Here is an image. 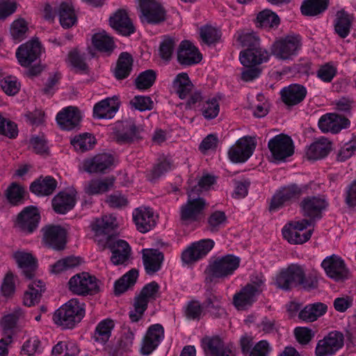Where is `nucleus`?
Returning a JSON list of instances; mask_svg holds the SVG:
<instances>
[{
    "label": "nucleus",
    "mask_w": 356,
    "mask_h": 356,
    "mask_svg": "<svg viewBox=\"0 0 356 356\" xmlns=\"http://www.w3.org/2000/svg\"><path fill=\"white\" fill-rule=\"evenodd\" d=\"M343 346V335L338 331H332L317 341L316 356H332Z\"/></svg>",
    "instance_id": "obj_13"
},
{
    "label": "nucleus",
    "mask_w": 356,
    "mask_h": 356,
    "mask_svg": "<svg viewBox=\"0 0 356 356\" xmlns=\"http://www.w3.org/2000/svg\"><path fill=\"white\" fill-rule=\"evenodd\" d=\"M132 65L133 59L131 56L126 52L122 53L113 70L116 79H123L127 77L132 70Z\"/></svg>",
    "instance_id": "obj_44"
},
{
    "label": "nucleus",
    "mask_w": 356,
    "mask_h": 356,
    "mask_svg": "<svg viewBox=\"0 0 356 356\" xmlns=\"http://www.w3.org/2000/svg\"><path fill=\"white\" fill-rule=\"evenodd\" d=\"M81 118V113L76 107L67 106L57 113L56 119L63 129L71 130L79 124Z\"/></svg>",
    "instance_id": "obj_25"
},
{
    "label": "nucleus",
    "mask_w": 356,
    "mask_h": 356,
    "mask_svg": "<svg viewBox=\"0 0 356 356\" xmlns=\"http://www.w3.org/2000/svg\"><path fill=\"white\" fill-rule=\"evenodd\" d=\"M264 282L265 279L262 275L252 277L250 283L234 295L233 302L235 307L238 310H242L250 306L264 290Z\"/></svg>",
    "instance_id": "obj_4"
},
{
    "label": "nucleus",
    "mask_w": 356,
    "mask_h": 356,
    "mask_svg": "<svg viewBox=\"0 0 356 356\" xmlns=\"http://www.w3.org/2000/svg\"><path fill=\"white\" fill-rule=\"evenodd\" d=\"M327 207L326 201L318 197L305 198L301 203V209L305 216L315 218L320 216L321 211Z\"/></svg>",
    "instance_id": "obj_37"
},
{
    "label": "nucleus",
    "mask_w": 356,
    "mask_h": 356,
    "mask_svg": "<svg viewBox=\"0 0 356 356\" xmlns=\"http://www.w3.org/2000/svg\"><path fill=\"white\" fill-rule=\"evenodd\" d=\"M56 13L63 28L68 29L76 24L77 17L71 0L62 1L58 6Z\"/></svg>",
    "instance_id": "obj_34"
},
{
    "label": "nucleus",
    "mask_w": 356,
    "mask_h": 356,
    "mask_svg": "<svg viewBox=\"0 0 356 356\" xmlns=\"http://www.w3.org/2000/svg\"><path fill=\"white\" fill-rule=\"evenodd\" d=\"M275 284L280 289L288 290L296 284H305V273L300 266L292 264L277 275Z\"/></svg>",
    "instance_id": "obj_12"
},
{
    "label": "nucleus",
    "mask_w": 356,
    "mask_h": 356,
    "mask_svg": "<svg viewBox=\"0 0 356 356\" xmlns=\"http://www.w3.org/2000/svg\"><path fill=\"white\" fill-rule=\"evenodd\" d=\"M115 323L111 318L102 320L96 326L92 339L95 342L105 345L111 337Z\"/></svg>",
    "instance_id": "obj_39"
},
{
    "label": "nucleus",
    "mask_w": 356,
    "mask_h": 356,
    "mask_svg": "<svg viewBox=\"0 0 356 356\" xmlns=\"http://www.w3.org/2000/svg\"><path fill=\"white\" fill-rule=\"evenodd\" d=\"M350 124L349 120L340 115L334 113H327L321 116L318 125L323 132H339L341 129L347 128Z\"/></svg>",
    "instance_id": "obj_24"
},
{
    "label": "nucleus",
    "mask_w": 356,
    "mask_h": 356,
    "mask_svg": "<svg viewBox=\"0 0 356 356\" xmlns=\"http://www.w3.org/2000/svg\"><path fill=\"white\" fill-rule=\"evenodd\" d=\"M40 216L37 207H26L18 216L17 225L24 232L31 233L38 225Z\"/></svg>",
    "instance_id": "obj_28"
},
{
    "label": "nucleus",
    "mask_w": 356,
    "mask_h": 356,
    "mask_svg": "<svg viewBox=\"0 0 356 356\" xmlns=\"http://www.w3.org/2000/svg\"><path fill=\"white\" fill-rule=\"evenodd\" d=\"M30 23L23 17L14 19L9 27V35L15 43H19L30 33Z\"/></svg>",
    "instance_id": "obj_36"
},
{
    "label": "nucleus",
    "mask_w": 356,
    "mask_h": 356,
    "mask_svg": "<svg viewBox=\"0 0 356 356\" xmlns=\"http://www.w3.org/2000/svg\"><path fill=\"white\" fill-rule=\"evenodd\" d=\"M18 130L15 123L6 119L0 114V135L8 138H15L17 136Z\"/></svg>",
    "instance_id": "obj_60"
},
{
    "label": "nucleus",
    "mask_w": 356,
    "mask_h": 356,
    "mask_svg": "<svg viewBox=\"0 0 356 356\" xmlns=\"http://www.w3.org/2000/svg\"><path fill=\"white\" fill-rule=\"evenodd\" d=\"M77 193L73 188L60 192L53 199V207L56 213L64 214L71 210L76 204Z\"/></svg>",
    "instance_id": "obj_22"
},
{
    "label": "nucleus",
    "mask_w": 356,
    "mask_h": 356,
    "mask_svg": "<svg viewBox=\"0 0 356 356\" xmlns=\"http://www.w3.org/2000/svg\"><path fill=\"white\" fill-rule=\"evenodd\" d=\"M120 102L117 97L106 98L93 107V116L97 119H111L119 109Z\"/></svg>",
    "instance_id": "obj_26"
},
{
    "label": "nucleus",
    "mask_w": 356,
    "mask_h": 356,
    "mask_svg": "<svg viewBox=\"0 0 356 356\" xmlns=\"http://www.w3.org/2000/svg\"><path fill=\"white\" fill-rule=\"evenodd\" d=\"M156 79V74L152 70H146L140 73L135 81L138 90H145L151 87Z\"/></svg>",
    "instance_id": "obj_59"
},
{
    "label": "nucleus",
    "mask_w": 356,
    "mask_h": 356,
    "mask_svg": "<svg viewBox=\"0 0 356 356\" xmlns=\"http://www.w3.org/2000/svg\"><path fill=\"white\" fill-rule=\"evenodd\" d=\"M200 35L202 42L207 45L215 43L220 37L219 31L210 25L202 26L200 29Z\"/></svg>",
    "instance_id": "obj_58"
},
{
    "label": "nucleus",
    "mask_w": 356,
    "mask_h": 356,
    "mask_svg": "<svg viewBox=\"0 0 356 356\" xmlns=\"http://www.w3.org/2000/svg\"><path fill=\"white\" fill-rule=\"evenodd\" d=\"M317 77L321 81L330 82L337 74V67L331 63H326L319 67L317 72Z\"/></svg>",
    "instance_id": "obj_61"
},
{
    "label": "nucleus",
    "mask_w": 356,
    "mask_h": 356,
    "mask_svg": "<svg viewBox=\"0 0 356 356\" xmlns=\"http://www.w3.org/2000/svg\"><path fill=\"white\" fill-rule=\"evenodd\" d=\"M356 153V137L343 145L338 154V160L344 161Z\"/></svg>",
    "instance_id": "obj_63"
},
{
    "label": "nucleus",
    "mask_w": 356,
    "mask_h": 356,
    "mask_svg": "<svg viewBox=\"0 0 356 356\" xmlns=\"http://www.w3.org/2000/svg\"><path fill=\"white\" fill-rule=\"evenodd\" d=\"M201 112L207 120L216 118L220 112L219 99L215 97L209 98L203 103Z\"/></svg>",
    "instance_id": "obj_55"
},
{
    "label": "nucleus",
    "mask_w": 356,
    "mask_h": 356,
    "mask_svg": "<svg viewBox=\"0 0 356 356\" xmlns=\"http://www.w3.org/2000/svg\"><path fill=\"white\" fill-rule=\"evenodd\" d=\"M1 87L6 95L13 96L19 91L21 83L16 76L9 75L1 80Z\"/></svg>",
    "instance_id": "obj_57"
},
{
    "label": "nucleus",
    "mask_w": 356,
    "mask_h": 356,
    "mask_svg": "<svg viewBox=\"0 0 356 356\" xmlns=\"http://www.w3.org/2000/svg\"><path fill=\"white\" fill-rule=\"evenodd\" d=\"M13 258L22 273L28 278H31L38 268V260L31 252L24 250L16 251Z\"/></svg>",
    "instance_id": "obj_27"
},
{
    "label": "nucleus",
    "mask_w": 356,
    "mask_h": 356,
    "mask_svg": "<svg viewBox=\"0 0 356 356\" xmlns=\"http://www.w3.org/2000/svg\"><path fill=\"white\" fill-rule=\"evenodd\" d=\"M321 266L327 276L335 281H342L348 277V270L343 259L337 254L326 257L322 261Z\"/></svg>",
    "instance_id": "obj_16"
},
{
    "label": "nucleus",
    "mask_w": 356,
    "mask_h": 356,
    "mask_svg": "<svg viewBox=\"0 0 356 356\" xmlns=\"http://www.w3.org/2000/svg\"><path fill=\"white\" fill-rule=\"evenodd\" d=\"M307 94L306 88L298 84H292L282 91L284 102L288 105H296L302 102Z\"/></svg>",
    "instance_id": "obj_41"
},
{
    "label": "nucleus",
    "mask_w": 356,
    "mask_h": 356,
    "mask_svg": "<svg viewBox=\"0 0 356 356\" xmlns=\"http://www.w3.org/2000/svg\"><path fill=\"white\" fill-rule=\"evenodd\" d=\"M84 316V303L72 298L56 311L53 319L56 324L63 328H72Z\"/></svg>",
    "instance_id": "obj_3"
},
{
    "label": "nucleus",
    "mask_w": 356,
    "mask_h": 356,
    "mask_svg": "<svg viewBox=\"0 0 356 356\" xmlns=\"http://www.w3.org/2000/svg\"><path fill=\"white\" fill-rule=\"evenodd\" d=\"M142 22L158 24L165 20V11L156 0H138Z\"/></svg>",
    "instance_id": "obj_9"
},
{
    "label": "nucleus",
    "mask_w": 356,
    "mask_h": 356,
    "mask_svg": "<svg viewBox=\"0 0 356 356\" xmlns=\"http://www.w3.org/2000/svg\"><path fill=\"white\" fill-rule=\"evenodd\" d=\"M113 164V159L111 154H102L84 160L81 163V168L90 173L101 172L110 168Z\"/></svg>",
    "instance_id": "obj_29"
},
{
    "label": "nucleus",
    "mask_w": 356,
    "mask_h": 356,
    "mask_svg": "<svg viewBox=\"0 0 356 356\" xmlns=\"http://www.w3.org/2000/svg\"><path fill=\"white\" fill-rule=\"evenodd\" d=\"M110 26L118 33L123 35H129L134 32V26L123 10H118L109 18Z\"/></svg>",
    "instance_id": "obj_31"
},
{
    "label": "nucleus",
    "mask_w": 356,
    "mask_h": 356,
    "mask_svg": "<svg viewBox=\"0 0 356 356\" xmlns=\"http://www.w3.org/2000/svg\"><path fill=\"white\" fill-rule=\"evenodd\" d=\"M113 186L114 179L112 177L94 179L84 184L83 191L88 195H96L110 191Z\"/></svg>",
    "instance_id": "obj_35"
},
{
    "label": "nucleus",
    "mask_w": 356,
    "mask_h": 356,
    "mask_svg": "<svg viewBox=\"0 0 356 356\" xmlns=\"http://www.w3.org/2000/svg\"><path fill=\"white\" fill-rule=\"evenodd\" d=\"M56 186V179L51 177H46L32 183L30 190L38 196H47L51 195L55 191Z\"/></svg>",
    "instance_id": "obj_43"
},
{
    "label": "nucleus",
    "mask_w": 356,
    "mask_h": 356,
    "mask_svg": "<svg viewBox=\"0 0 356 356\" xmlns=\"http://www.w3.org/2000/svg\"><path fill=\"white\" fill-rule=\"evenodd\" d=\"M257 143L250 136H243L236 140L228 151V156L233 163H244L252 155Z\"/></svg>",
    "instance_id": "obj_10"
},
{
    "label": "nucleus",
    "mask_w": 356,
    "mask_h": 356,
    "mask_svg": "<svg viewBox=\"0 0 356 356\" xmlns=\"http://www.w3.org/2000/svg\"><path fill=\"white\" fill-rule=\"evenodd\" d=\"M68 284L70 290L77 295L94 294L99 291V282L95 276L86 272L72 276Z\"/></svg>",
    "instance_id": "obj_7"
},
{
    "label": "nucleus",
    "mask_w": 356,
    "mask_h": 356,
    "mask_svg": "<svg viewBox=\"0 0 356 356\" xmlns=\"http://www.w3.org/2000/svg\"><path fill=\"white\" fill-rule=\"evenodd\" d=\"M201 343L206 356H234L219 337L204 338Z\"/></svg>",
    "instance_id": "obj_33"
},
{
    "label": "nucleus",
    "mask_w": 356,
    "mask_h": 356,
    "mask_svg": "<svg viewBox=\"0 0 356 356\" xmlns=\"http://www.w3.org/2000/svg\"><path fill=\"white\" fill-rule=\"evenodd\" d=\"M203 58L202 53L193 42L183 40L179 44V64L191 66L200 63Z\"/></svg>",
    "instance_id": "obj_21"
},
{
    "label": "nucleus",
    "mask_w": 356,
    "mask_h": 356,
    "mask_svg": "<svg viewBox=\"0 0 356 356\" xmlns=\"http://www.w3.org/2000/svg\"><path fill=\"white\" fill-rule=\"evenodd\" d=\"M134 222L137 229L141 233H146L152 229L157 220V216L149 207H139L132 213Z\"/></svg>",
    "instance_id": "obj_19"
},
{
    "label": "nucleus",
    "mask_w": 356,
    "mask_h": 356,
    "mask_svg": "<svg viewBox=\"0 0 356 356\" xmlns=\"http://www.w3.org/2000/svg\"><path fill=\"white\" fill-rule=\"evenodd\" d=\"M44 344L36 336L31 337L27 339L22 347L23 354L28 356H34L42 353Z\"/></svg>",
    "instance_id": "obj_54"
},
{
    "label": "nucleus",
    "mask_w": 356,
    "mask_h": 356,
    "mask_svg": "<svg viewBox=\"0 0 356 356\" xmlns=\"http://www.w3.org/2000/svg\"><path fill=\"white\" fill-rule=\"evenodd\" d=\"M240 259L233 254L218 258L210 264V274L213 277L226 278L234 274L238 268Z\"/></svg>",
    "instance_id": "obj_14"
},
{
    "label": "nucleus",
    "mask_w": 356,
    "mask_h": 356,
    "mask_svg": "<svg viewBox=\"0 0 356 356\" xmlns=\"http://www.w3.org/2000/svg\"><path fill=\"white\" fill-rule=\"evenodd\" d=\"M312 220L305 219L292 221L282 228L283 237L290 243L302 244L312 236Z\"/></svg>",
    "instance_id": "obj_5"
},
{
    "label": "nucleus",
    "mask_w": 356,
    "mask_h": 356,
    "mask_svg": "<svg viewBox=\"0 0 356 356\" xmlns=\"http://www.w3.org/2000/svg\"><path fill=\"white\" fill-rule=\"evenodd\" d=\"M301 39L298 35H289L277 40L272 45V54L279 60H290L301 48Z\"/></svg>",
    "instance_id": "obj_6"
},
{
    "label": "nucleus",
    "mask_w": 356,
    "mask_h": 356,
    "mask_svg": "<svg viewBox=\"0 0 356 356\" xmlns=\"http://www.w3.org/2000/svg\"><path fill=\"white\" fill-rule=\"evenodd\" d=\"M143 263L147 274L152 275L159 271L163 261V254L159 250L143 249Z\"/></svg>",
    "instance_id": "obj_32"
},
{
    "label": "nucleus",
    "mask_w": 356,
    "mask_h": 356,
    "mask_svg": "<svg viewBox=\"0 0 356 356\" xmlns=\"http://www.w3.org/2000/svg\"><path fill=\"white\" fill-rule=\"evenodd\" d=\"M108 248L112 252L111 261L114 265L125 264L131 256V247L124 240L111 239L108 242Z\"/></svg>",
    "instance_id": "obj_23"
},
{
    "label": "nucleus",
    "mask_w": 356,
    "mask_h": 356,
    "mask_svg": "<svg viewBox=\"0 0 356 356\" xmlns=\"http://www.w3.org/2000/svg\"><path fill=\"white\" fill-rule=\"evenodd\" d=\"M328 0H305L301 12L305 15L314 16L323 12L327 7Z\"/></svg>",
    "instance_id": "obj_50"
},
{
    "label": "nucleus",
    "mask_w": 356,
    "mask_h": 356,
    "mask_svg": "<svg viewBox=\"0 0 356 356\" xmlns=\"http://www.w3.org/2000/svg\"><path fill=\"white\" fill-rule=\"evenodd\" d=\"M234 38L238 44L245 48L239 56L240 62L244 67L258 66L268 60L270 54L261 47L260 40L254 32L238 31Z\"/></svg>",
    "instance_id": "obj_1"
},
{
    "label": "nucleus",
    "mask_w": 356,
    "mask_h": 356,
    "mask_svg": "<svg viewBox=\"0 0 356 356\" xmlns=\"http://www.w3.org/2000/svg\"><path fill=\"white\" fill-rule=\"evenodd\" d=\"M159 293V286L155 282H152L146 284L140 291V294L136 298L138 300L145 304L149 301L156 299Z\"/></svg>",
    "instance_id": "obj_56"
},
{
    "label": "nucleus",
    "mask_w": 356,
    "mask_h": 356,
    "mask_svg": "<svg viewBox=\"0 0 356 356\" xmlns=\"http://www.w3.org/2000/svg\"><path fill=\"white\" fill-rule=\"evenodd\" d=\"M95 138L90 134L84 133L75 136L71 140V144L77 152H85L94 147Z\"/></svg>",
    "instance_id": "obj_48"
},
{
    "label": "nucleus",
    "mask_w": 356,
    "mask_h": 356,
    "mask_svg": "<svg viewBox=\"0 0 356 356\" xmlns=\"http://www.w3.org/2000/svg\"><path fill=\"white\" fill-rule=\"evenodd\" d=\"M45 289L44 283L39 280H33L23 296V303L28 307L34 306L40 302Z\"/></svg>",
    "instance_id": "obj_38"
},
{
    "label": "nucleus",
    "mask_w": 356,
    "mask_h": 356,
    "mask_svg": "<svg viewBox=\"0 0 356 356\" xmlns=\"http://www.w3.org/2000/svg\"><path fill=\"white\" fill-rule=\"evenodd\" d=\"M331 147V143L327 139L321 138L307 147L306 156L309 160L321 159L327 156Z\"/></svg>",
    "instance_id": "obj_40"
},
{
    "label": "nucleus",
    "mask_w": 356,
    "mask_h": 356,
    "mask_svg": "<svg viewBox=\"0 0 356 356\" xmlns=\"http://www.w3.org/2000/svg\"><path fill=\"white\" fill-rule=\"evenodd\" d=\"M300 194L301 190L296 185L283 187L273 195L270 209L276 210L285 203L298 198Z\"/></svg>",
    "instance_id": "obj_30"
},
{
    "label": "nucleus",
    "mask_w": 356,
    "mask_h": 356,
    "mask_svg": "<svg viewBox=\"0 0 356 356\" xmlns=\"http://www.w3.org/2000/svg\"><path fill=\"white\" fill-rule=\"evenodd\" d=\"M179 99H186L185 108H195L202 99V93L194 87L186 73H179Z\"/></svg>",
    "instance_id": "obj_17"
},
{
    "label": "nucleus",
    "mask_w": 356,
    "mask_h": 356,
    "mask_svg": "<svg viewBox=\"0 0 356 356\" xmlns=\"http://www.w3.org/2000/svg\"><path fill=\"white\" fill-rule=\"evenodd\" d=\"M257 25L262 28L277 26L280 24L278 15L270 10L265 9L257 14Z\"/></svg>",
    "instance_id": "obj_51"
},
{
    "label": "nucleus",
    "mask_w": 356,
    "mask_h": 356,
    "mask_svg": "<svg viewBox=\"0 0 356 356\" xmlns=\"http://www.w3.org/2000/svg\"><path fill=\"white\" fill-rule=\"evenodd\" d=\"M272 160L280 163L284 161L294 152V146L292 139L284 134H279L271 138L268 143Z\"/></svg>",
    "instance_id": "obj_8"
},
{
    "label": "nucleus",
    "mask_w": 356,
    "mask_h": 356,
    "mask_svg": "<svg viewBox=\"0 0 356 356\" xmlns=\"http://www.w3.org/2000/svg\"><path fill=\"white\" fill-rule=\"evenodd\" d=\"M214 244V241L209 238L193 243L181 254L183 264H192L202 259L213 249Z\"/></svg>",
    "instance_id": "obj_15"
},
{
    "label": "nucleus",
    "mask_w": 356,
    "mask_h": 356,
    "mask_svg": "<svg viewBox=\"0 0 356 356\" xmlns=\"http://www.w3.org/2000/svg\"><path fill=\"white\" fill-rule=\"evenodd\" d=\"M25 193L24 188L17 184H12L7 189L6 196L12 204L21 202Z\"/></svg>",
    "instance_id": "obj_62"
},
{
    "label": "nucleus",
    "mask_w": 356,
    "mask_h": 356,
    "mask_svg": "<svg viewBox=\"0 0 356 356\" xmlns=\"http://www.w3.org/2000/svg\"><path fill=\"white\" fill-rule=\"evenodd\" d=\"M138 277V272L131 269L114 283V293L120 295L134 285Z\"/></svg>",
    "instance_id": "obj_45"
},
{
    "label": "nucleus",
    "mask_w": 356,
    "mask_h": 356,
    "mask_svg": "<svg viewBox=\"0 0 356 356\" xmlns=\"http://www.w3.org/2000/svg\"><path fill=\"white\" fill-rule=\"evenodd\" d=\"M164 336V328L161 324L149 326L141 341L140 353L143 356L151 355L161 343Z\"/></svg>",
    "instance_id": "obj_11"
},
{
    "label": "nucleus",
    "mask_w": 356,
    "mask_h": 356,
    "mask_svg": "<svg viewBox=\"0 0 356 356\" xmlns=\"http://www.w3.org/2000/svg\"><path fill=\"white\" fill-rule=\"evenodd\" d=\"M117 225L116 218L113 215H108L95 219L91 224V229L97 235L114 228Z\"/></svg>",
    "instance_id": "obj_52"
},
{
    "label": "nucleus",
    "mask_w": 356,
    "mask_h": 356,
    "mask_svg": "<svg viewBox=\"0 0 356 356\" xmlns=\"http://www.w3.org/2000/svg\"><path fill=\"white\" fill-rule=\"evenodd\" d=\"M351 17L343 10L337 13L334 24L336 33L341 38H346L350 33L351 26Z\"/></svg>",
    "instance_id": "obj_49"
},
{
    "label": "nucleus",
    "mask_w": 356,
    "mask_h": 356,
    "mask_svg": "<svg viewBox=\"0 0 356 356\" xmlns=\"http://www.w3.org/2000/svg\"><path fill=\"white\" fill-rule=\"evenodd\" d=\"M81 259L78 257L70 256L57 261L50 266V272L52 274L58 275L65 272L71 268L79 266Z\"/></svg>",
    "instance_id": "obj_46"
},
{
    "label": "nucleus",
    "mask_w": 356,
    "mask_h": 356,
    "mask_svg": "<svg viewBox=\"0 0 356 356\" xmlns=\"http://www.w3.org/2000/svg\"><path fill=\"white\" fill-rule=\"evenodd\" d=\"M18 317L15 314H8L3 316L0 319V325L3 330V337H6V335L13 337L16 333L17 327L16 324Z\"/></svg>",
    "instance_id": "obj_53"
},
{
    "label": "nucleus",
    "mask_w": 356,
    "mask_h": 356,
    "mask_svg": "<svg viewBox=\"0 0 356 356\" xmlns=\"http://www.w3.org/2000/svg\"><path fill=\"white\" fill-rule=\"evenodd\" d=\"M207 202L200 197H195L193 191L188 195L186 204L181 208V217L184 220H196L203 213Z\"/></svg>",
    "instance_id": "obj_20"
},
{
    "label": "nucleus",
    "mask_w": 356,
    "mask_h": 356,
    "mask_svg": "<svg viewBox=\"0 0 356 356\" xmlns=\"http://www.w3.org/2000/svg\"><path fill=\"white\" fill-rule=\"evenodd\" d=\"M92 43L95 49L100 51H111L114 48L112 38L104 31H100L93 34Z\"/></svg>",
    "instance_id": "obj_47"
},
{
    "label": "nucleus",
    "mask_w": 356,
    "mask_h": 356,
    "mask_svg": "<svg viewBox=\"0 0 356 356\" xmlns=\"http://www.w3.org/2000/svg\"><path fill=\"white\" fill-rule=\"evenodd\" d=\"M327 309L325 304L315 302L305 306L299 313V318L304 321L313 322L324 315Z\"/></svg>",
    "instance_id": "obj_42"
},
{
    "label": "nucleus",
    "mask_w": 356,
    "mask_h": 356,
    "mask_svg": "<svg viewBox=\"0 0 356 356\" xmlns=\"http://www.w3.org/2000/svg\"><path fill=\"white\" fill-rule=\"evenodd\" d=\"M44 49L38 39L30 40L20 44L15 52L17 63L22 67H29L27 74L29 76H35L40 74L43 67L41 65H35L31 67V65L40 58Z\"/></svg>",
    "instance_id": "obj_2"
},
{
    "label": "nucleus",
    "mask_w": 356,
    "mask_h": 356,
    "mask_svg": "<svg viewBox=\"0 0 356 356\" xmlns=\"http://www.w3.org/2000/svg\"><path fill=\"white\" fill-rule=\"evenodd\" d=\"M271 351L270 343L266 340H261L254 346L248 356H268Z\"/></svg>",
    "instance_id": "obj_64"
},
{
    "label": "nucleus",
    "mask_w": 356,
    "mask_h": 356,
    "mask_svg": "<svg viewBox=\"0 0 356 356\" xmlns=\"http://www.w3.org/2000/svg\"><path fill=\"white\" fill-rule=\"evenodd\" d=\"M42 243L54 250L63 249L66 243V231L59 225H47L42 229Z\"/></svg>",
    "instance_id": "obj_18"
}]
</instances>
